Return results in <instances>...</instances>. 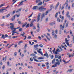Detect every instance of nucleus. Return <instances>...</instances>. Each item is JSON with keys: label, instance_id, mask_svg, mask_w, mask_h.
Instances as JSON below:
<instances>
[{"label": "nucleus", "instance_id": "obj_1", "mask_svg": "<svg viewBox=\"0 0 74 74\" xmlns=\"http://www.w3.org/2000/svg\"><path fill=\"white\" fill-rule=\"evenodd\" d=\"M43 7H45V6L43 7L42 6L41 7H39L38 8V10H39L40 12H43L44 11H45V10H47V9L45 8H43Z\"/></svg>", "mask_w": 74, "mask_h": 74}, {"label": "nucleus", "instance_id": "obj_2", "mask_svg": "<svg viewBox=\"0 0 74 74\" xmlns=\"http://www.w3.org/2000/svg\"><path fill=\"white\" fill-rule=\"evenodd\" d=\"M31 56H34V57H33V58L34 61H36V62H37V60L36 59L37 57L36 56V54H32Z\"/></svg>", "mask_w": 74, "mask_h": 74}, {"label": "nucleus", "instance_id": "obj_3", "mask_svg": "<svg viewBox=\"0 0 74 74\" xmlns=\"http://www.w3.org/2000/svg\"><path fill=\"white\" fill-rule=\"evenodd\" d=\"M64 26H65V24L64 23L63 25L62 26V25H60V27L61 29H62V30H63V29L64 27Z\"/></svg>", "mask_w": 74, "mask_h": 74}, {"label": "nucleus", "instance_id": "obj_4", "mask_svg": "<svg viewBox=\"0 0 74 74\" xmlns=\"http://www.w3.org/2000/svg\"><path fill=\"white\" fill-rule=\"evenodd\" d=\"M41 51V49H39V50H37V52H38L39 53H40V54L41 55H43V53H42V52Z\"/></svg>", "mask_w": 74, "mask_h": 74}, {"label": "nucleus", "instance_id": "obj_5", "mask_svg": "<svg viewBox=\"0 0 74 74\" xmlns=\"http://www.w3.org/2000/svg\"><path fill=\"white\" fill-rule=\"evenodd\" d=\"M43 18H45V13H43L42 14L41 16L40 19V20L41 21L43 19Z\"/></svg>", "mask_w": 74, "mask_h": 74}, {"label": "nucleus", "instance_id": "obj_6", "mask_svg": "<svg viewBox=\"0 0 74 74\" xmlns=\"http://www.w3.org/2000/svg\"><path fill=\"white\" fill-rule=\"evenodd\" d=\"M41 15V13H39L38 15V22L40 21V15Z\"/></svg>", "mask_w": 74, "mask_h": 74}, {"label": "nucleus", "instance_id": "obj_7", "mask_svg": "<svg viewBox=\"0 0 74 74\" xmlns=\"http://www.w3.org/2000/svg\"><path fill=\"white\" fill-rule=\"evenodd\" d=\"M37 29V32H40V24H39V23L38 24Z\"/></svg>", "mask_w": 74, "mask_h": 74}, {"label": "nucleus", "instance_id": "obj_8", "mask_svg": "<svg viewBox=\"0 0 74 74\" xmlns=\"http://www.w3.org/2000/svg\"><path fill=\"white\" fill-rule=\"evenodd\" d=\"M10 27V28L11 30H14V29H15V28L14 27V25H12Z\"/></svg>", "mask_w": 74, "mask_h": 74}, {"label": "nucleus", "instance_id": "obj_9", "mask_svg": "<svg viewBox=\"0 0 74 74\" xmlns=\"http://www.w3.org/2000/svg\"><path fill=\"white\" fill-rule=\"evenodd\" d=\"M69 12L68 11L66 13V16L67 17H68L70 19V15H69Z\"/></svg>", "mask_w": 74, "mask_h": 74}, {"label": "nucleus", "instance_id": "obj_10", "mask_svg": "<svg viewBox=\"0 0 74 74\" xmlns=\"http://www.w3.org/2000/svg\"><path fill=\"white\" fill-rule=\"evenodd\" d=\"M57 64H58V66H59V65H60V62H56V64H55V65L57 67Z\"/></svg>", "mask_w": 74, "mask_h": 74}, {"label": "nucleus", "instance_id": "obj_11", "mask_svg": "<svg viewBox=\"0 0 74 74\" xmlns=\"http://www.w3.org/2000/svg\"><path fill=\"white\" fill-rule=\"evenodd\" d=\"M44 56H46L47 58H49V56H48V53H46L44 54Z\"/></svg>", "mask_w": 74, "mask_h": 74}, {"label": "nucleus", "instance_id": "obj_12", "mask_svg": "<svg viewBox=\"0 0 74 74\" xmlns=\"http://www.w3.org/2000/svg\"><path fill=\"white\" fill-rule=\"evenodd\" d=\"M34 49H35V50H37V45H34Z\"/></svg>", "mask_w": 74, "mask_h": 74}, {"label": "nucleus", "instance_id": "obj_13", "mask_svg": "<svg viewBox=\"0 0 74 74\" xmlns=\"http://www.w3.org/2000/svg\"><path fill=\"white\" fill-rule=\"evenodd\" d=\"M37 6H34L33 7L32 10H37Z\"/></svg>", "mask_w": 74, "mask_h": 74}, {"label": "nucleus", "instance_id": "obj_14", "mask_svg": "<svg viewBox=\"0 0 74 74\" xmlns=\"http://www.w3.org/2000/svg\"><path fill=\"white\" fill-rule=\"evenodd\" d=\"M15 16H13V17L12 18H11V21H14V20H15Z\"/></svg>", "mask_w": 74, "mask_h": 74}, {"label": "nucleus", "instance_id": "obj_15", "mask_svg": "<svg viewBox=\"0 0 74 74\" xmlns=\"http://www.w3.org/2000/svg\"><path fill=\"white\" fill-rule=\"evenodd\" d=\"M59 2H58L56 4V8H55V10H56V8H58V6L59 5Z\"/></svg>", "mask_w": 74, "mask_h": 74}, {"label": "nucleus", "instance_id": "obj_16", "mask_svg": "<svg viewBox=\"0 0 74 74\" xmlns=\"http://www.w3.org/2000/svg\"><path fill=\"white\" fill-rule=\"evenodd\" d=\"M21 10H22V8H21L18 10H17L16 11V13H17V12H19V11H21Z\"/></svg>", "mask_w": 74, "mask_h": 74}, {"label": "nucleus", "instance_id": "obj_17", "mask_svg": "<svg viewBox=\"0 0 74 74\" xmlns=\"http://www.w3.org/2000/svg\"><path fill=\"white\" fill-rule=\"evenodd\" d=\"M24 2V1H21L20 3L18 5H23V3Z\"/></svg>", "mask_w": 74, "mask_h": 74}, {"label": "nucleus", "instance_id": "obj_18", "mask_svg": "<svg viewBox=\"0 0 74 74\" xmlns=\"http://www.w3.org/2000/svg\"><path fill=\"white\" fill-rule=\"evenodd\" d=\"M50 25V26H53V25H55V23H50L49 24Z\"/></svg>", "mask_w": 74, "mask_h": 74}, {"label": "nucleus", "instance_id": "obj_19", "mask_svg": "<svg viewBox=\"0 0 74 74\" xmlns=\"http://www.w3.org/2000/svg\"><path fill=\"white\" fill-rule=\"evenodd\" d=\"M1 38H3V39H4V38H5V37L4 35L3 34L2 36L1 37Z\"/></svg>", "mask_w": 74, "mask_h": 74}, {"label": "nucleus", "instance_id": "obj_20", "mask_svg": "<svg viewBox=\"0 0 74 74\" xmlns=\"http://www.w3.org/2000/svg\"><path fill=\"white\" fill-rule=\"evenodd\" d=\"M42 4V2H39L38 4V5H41Z\"/></svg>", "mask_w": 74, "mask_h": 74}, {"label": "nucleus", "instance_id": "obj_21", "mask_svg": "<svg viewBox=\"0 0 74 74\" xmlns=\"http://www.w3.org/2000/svg\"><path fill=\"white\" fill-rule=\"evenodd\" d=\"M73 69H71L70 70L68 69V71H67V72H68L69 71V72H71L72 71H73Z\"/></svg>", "mask_w": 74, "mask_h": 74}, {"label": "nucleus", "instance_id": "obj_22", "mask_svg": "<svg viewBox=\"0 0 74 74\" xmlns=\"http://www.w3.org/2000/svg\"><path fill=\"white\" fill-rule=\"evenodd\" d=\"M4 59H5V61H6V60H7V56H5L4 58H3V60H4Z\"/></svg>", "mask_w": 74, "mask_h": 74}, {"label": "nucleus", "instance_id": "obj_23", "mask_svg": "<svg viewBox=\"0 0 74 74\" xmlns=\"http://www.w3.org/2000/svg\"><path fill=\"white\" fill-rule=\"evenodd\" d=\"M27 25V23H25L23 25L22 27H23L26 26Z\"/></svg>", "mask_w": 74, "mask_h": 74}, {"label": "nucleus", "instance_id": "obj_24", "mask_svg": "<svg viewBox=\"0 0 74 74\" xmlns=\"http://www.w3.org/2000/svg\"><path fill=\"white\" fill-rule=\"evenodd\" d=\"M55 62V58H54L52 61V64H53Z\"/></svg>", "mask_w": 74, "mask_h": 74}, {"label": "nucleus", "instance_id": "obj_25", "mask_svg": "<svg viewBox=\"0 0 74 74\" xmlns=\"http://www.w3.org/2000/svg\"><path fill=\"white\" fill-rule=\"evenodd\" d=\"M36 19H33L32 20V21L31 22L33 23V22H36Z\"/></svg>", "mask_w": 74, "mask_h": 74}, {"label": "nucleus", "instance_id": "obj_26", "mask_svg": "<svg viewBox=\"0 0 74 74\" xmlns=\"http://www.w3.org/2000/svg\"><path fill=\"white\" fill-rule=\"evenodd\" d=\"M44 59V58L40 57L38 58V59Z\"/></svg>", "mask_w": 74, "mask_h": 74}, {"label": "nucleus", "instance_id": "obj_27", "mask_svg": "<svg viewBox=\"0 0 74 74\" xmlns=\"http://www.w3.org/2000/svg\"><path fill=\"white\" fill-rule=\"evenodd\" d=\"M33 23H32L31 22V24H30V27H32V26H33L34 25L33 24Z\"/></svg>", "mask_w": 74, "mask_h": 74}, {"label": "nucleus", "instance_id": "obj_28", "mask_svg": "<svg viewBox=\"0 0 74 74\" xmlns=\"http://www.w3.org/2000/svg\"><path fill=\"white\" fill-rule=\"evenodd\" d=\"M23 42L22 41H20L19 42H18V45H21V43H23Z\"/></svg>", "mask_w": 74, "mask_h": 74}, {"label": "nucleus", "instance_id": "obj_29", "mask_svg": "<svg viewBox=\"0 0 74 74\" xmlns=\"http://www.w3.org/2000/svg\"><path fill=\"white\" fill-rule=\"evenodd\" d=\"M3 12H4V11H3V8H2L0 10V12L2 13Z\"/></svg>", "mask_w": 74, "mask_h": 74}, {"label": "nucleus", "instance_id": "obj_30", "mask_svg": "<svg viewBox=\"0 0 74 74\" xmlns=\"http://www.w3.org/2000/svg\"><path fill=\"white\" fill-rule=\"evenodd\" d=\"M10 16V14H9L6 16V18H8V17H9Z\"/></svg>", "mask_w": 74, "mask_h": 74}, {"label": "nucleus", "instance_id": "obj_31", "mask_svg": "<svg viewBox=\"0 0 74 74\" xmlns=\"http://www.w3.org/2000/svg\"><path fill=\"white\" fill-rule=\"evenodd\" d=\"M58 13L57 12L56 14H55V17L56 18H57V17H58Z\"/></svg>", "mask_w": 74, "mask_h": 74}, {"label": "nucleus", "instance_id": "obj_32", "mask_svg": "<svg viewBox=\"0 0 74 74\" xmlns=\"http://www.w3.org/2000/svg\"><path fill=\"white\" fill-rule=\"evenodd\" d=\"M29 23H28L27 24V25L26 27V28H27V27H29Z\"/></svg>", "mask_w": 74, "mask_h": 74}, {"label": "nucleus", "instance_id": "obj_33", "mask_svg": "<svg viewBox=\"0 0 74 74\" xmlns=\"http://www.w3.org/2000/svg\"><path fill=\"white\" fill-rule=\"evenodd\" d=\"M15 31H16V29H14V30L12 31V33H14V32H15Z\"/></svg>", "mask_w": 74, "mask_h": 74}, {"label": "nucleus", "instance_id": "obj_34", "mask_svg": "<svg viewBox=\"0 0 74 74\" xmlns=\"http://www.w3.org/2000/svg\"><path fill=\"white\" fill-rule=\"evenodd\" d=\"M52 34L53 36H55V33H54V32H52Z\"/></svg>", "mask_w": 74, "mask_h": 74}, {"label": "nucleus", "instance_id": "obj_35", "mask_svg": "<svg viewBox=\"0 0 74 74\" xmlns=\"http://www.w3.org/2000/svg\"><path fill=\"white\" fill-rule=\"evenodd\" d=\"M16 55H17V53L16 52H15L14 53V56H16Z\"/></svg>", "mask_w": 74, "mask_h": 74}, {"label": "nucleus", "instance_id": "obj_36", "mask_svg": "<svg viewBox=\"0 0 74 74\" xmlns=\"http://www.w3.org/2000/svg\"><path fill=\"white\" fill-rule=\"evenodd\" d=\"M46 37L47 38V40H49V41H50V39L49 38H48L47 36H46Z\"/></svg>", "mask_w": 74, "mask_h": 74}, {"label": "nucleus", "instance_id": "obj_37", "mask_svg": "<svg viewBox=\"0 0 74 74\" xmlns=\"http://www.w3.org/2000/svg\"><path fill=\"white\" fill-rule=\"evenodd\" d=\"M33 13H32V14L28 17V18H30V17H32V15H33Z\"/></svg>", "mask_w": 74, "mask_h": 74}, {"label": "nucleus", "instance_id": "obj_38", "mask_svg": "<svg viewBox=\"0 0 74 74\" xmlns=\"http://www.w3.org/2000/svg\"><path fill=\"white\" fill-rule=\"evenodd\" d=\"M66 44L68 46H69L70 44H69V42H66Z\"/></svg>", "mask_w": 74, "mask_h": 74}, {"label": "nucleus", "instance_id": "obj_39", "mask_svg": "<svg viewBox=\"0 0 74 74\" xmlns=\"http://www.w3.org/2000/svg\"><path fill=\"white\" fill-rule=\"evenodd\" d=\"M23 29L22 28H20L19 29V32H21V31H22Z\"/></svg>", "mask_w": 74, "mask_h": 74}, {"label": "nucleus", "instance_id": "obj_40", "mask_svg": "<svg viewBox=\"0 0 74 74\" xmlns=\"http://www.w3.org/2000/svg\"><path fill=\"white\" fill-rule=\"evenodd\" d=\"M18 23H19V24H21L22 23V21H19L18 22Z\"/></svg>", "mask_w": 74, "mask_h": 74}, {"label": "nucleus", "instance_id": "obj_41", "mask_svg": "<svg viewBox=\"0 0 74 74\" xmlns=\"http://www.w3.org/2000/svg\"><path fill=\"white\" fill-rule=\"evenodd\" d=\"M38 38H39V40H41V37L40 36H38Z\"/></svg>", "mask_w": 74, "mask_h": 74}, {"label": "nucleus", "instance_id": "obj_42", "mask_svg": "<svg viewBox=\"0 0 74 74\" xmlns=\"http://www.w3.org/2000/svg\"><path fill=\"white\" fill-rule=\"evenodd\" d=\"M14 25V23H10V25Z\"/></svg>", "mask_w": 74, "mask_h": 74}, {"label": "nucleus", "instance_id": "obj_43", "mask_svg": "<svg viewBox=\"0 0 74 74\" xmlns=\"http://www.w3.org/2000/svg\"><path fill=\"white\" fill-rule=\"evenodd\" d=\"M55 58H58V56L57 55H55Z\"/></svg>", "mask_w": 74, "mask_h": 74}, {"label": "nucleus", "instance_id": "obj_44", "mask_svg": "<svg viewBox=\"0 0 74 74\" xmlns=\"http://www.w3.org/2000/svg\"><path fill=\"white\" fill-rule=\"evenodd\" d=\"M14 45V44H12V45H10V46H9L8 47V48H10L11 47V46H12V45Z\"/></svg>", "mask_w": 74, "mask_h": 74}, {"label": "nucleus", "instance_id": "obj_45", "mask_svg": "<svg viewBox=\"0 0 74 74\" xmlns=\"http://www.w3.org/2000/svg\"><path fill=\"white\" fill-rule=\"evenodd\" d=\"M61 29H60V30L59 31V32H60L59 34H61V33H62V31L61 30Z\"/></svg>", "mask_w": 74, "mask_h": 74}, {"label": "nucleus", "instance_id": "obj_46", "mask_svg": "<svg viewBox=\"0 0 74 74\" xmlns=\"http://www.w3.org/2000/svg\"><path fill=\"white\" fill-rule=\"evenodd\" d=\"M34 27H33V29H34V30H35L36 29V27L35 26H33Z\"/></svg>", "mask_w": 74, "mask_h": 74}, {"label": "nucleus", "instance_id": "obj_47", "mask_svg": "<svg viewBox=\"0 0 74 74\" xmlns=\"http://www.w3.org/2000/svg\"><path fill=\"white\" fill-rule=\"evenodd\" d=\"M27 44H25V45L24 46V48H26V47H27Z\"/></svg>", "mask_w": 74, "mask_h": 74}, {"label": "nucleus", "instance_id": "obj_48", "mask_svg": "<svg viewBox=\"0 0 74 74\" xmlns=\"http://www.w3.org/2000/svg\"><path fill=\"white\" fill-rule=\"evenodd\" d=\"M62 15L64 14V10H63L62 12Z\"/></svg>", "mask_w": 74, "mask_h": 74}, {"label": "nucleus", "instance_id": "obj_49", "mask_svg": "<svg viewBox=\"0 0 74 74\" xmlns=\"http://www.w3.org/2000/svg\"><path fill=\"white\" fill-rule=\"evenodd\" d=\"M39 46L40 47H43V45L42 44H40L39 45Z\"/></svg>", "mask_w": 74, "mask_h": 74}, {"label": "nucleus", "instance_id": "obj_50", "mask_svg": "<svg viewBox=\"0 0 74 74\" xmlns=\"http://www.w3.org/2000/svg\"><path fill=\"white\" fill-rule=\"evenodd\" d=\"M30 60L32 62L33 61V59L32 58H30Z\"/></svg>", "mask_w": 74, "mask_h": 74}, {"label": "nucleus", "instance_id": "obj_51", "mask_svg": "<svg viewBox=\"0 0 74 74\" xmlns=\"http://www.w3.org/2000/svg\"><path fill=\"white\" fill-rule=\"evenodd\" d=\"M51 59H53V55H52V56L51 55Z\"/></svg>", "mask_w": 74, "mask_h": 74}, {"label": "nucleus", "instance_id": "obj_52", "mask_svg": "<svg viewBox=\"0 0 74 74\" xmlns=\"http://www.w3.org/2000/svg\"><path fill=\"white\" fill-rule=\"evenodd\" d=\"M65 42H68L67 41V38H66L65 39Z\"/></svg>", "mask_w": 74, "mask_h": 74}, {"label": "nucleus", "instance_id": "obj_53", "mask_svg": "<svg viewBox=\"0 0 74 74\" xmlns=\"http://www.w3.org/2000/svg\"><path fill=\"white\" fill-rule=\"evenodd\" d=\"M47 69H49V66L48 65H47Z\"/></svg>", "mask_w": 74, "mask_h": 74}, {"label": "nucleus", "instance_id": "obj_54", "mask_svg": "<svg viewBox=\"0 0 74 74\" xmlns=\"http://www.w3.org/2000/svg\"><path fill=\"white\" fill-rule=\"evenodd\" d=\"M25 34V32H23V34H21V35L22 36H24V34Z\"/></svg>", "mask_w": 74, "mask_h": 74}, {"label": "nucleus", "instance_id": "obj_55", "mask_svg": "<svg viewBox=\"0 0 74 74\" xmlns=\"http://www.w3.org/2000/svg\"><path fill=\"white\" fill-rule=\"evenodd\" d=\"M58 59H60L62 58V57H61V56H59L58 57Z\"/></svg>", "mask_w": 74, "mask_h": 74}, {"label": "nucleus", "instance_id": "obj_56", "mask_svg": "<svg viewBox=\"0 0 74 74\" xmlns=\"http://www.w3.org/2000/svg\"><path fill=\"white\" fill-rule=\"evenodd\" d=\"M59 48H57L56 50V51H57V52H59Z\"/></svg>", "mask_w": 74, "mask_h": 74}, {"label": "nucleus", "instance_id": "obj_57", "mask_svg": "<svg viewBox=\"0 0 74 74\" xmlns=\"http://www.w3.org/2000/svg\"><path fill=\"white\" fill-rule=\"evenodd\" d=\"M57 21L58 22H60V19H59V18H57Z\"/></svg>", "mask_w": 74, "mask_h": 74}, {"label": "nucleus", "instance_id": "obj_58", "mask_svg": "<svg viewBox=\"0 0 74 74\" xmlns=\"http://www.w3.org/2000/svg\"><path fill=\"white\" fill-rule=\"evenodd\" d=\"M5 68V65L3 66L2 67V69H3V70H4Z\"/></svg>", "mask_w": 74, "mask_h": 74}, {"label": "nucleus", "instance_id": "obj_59", "mask_svg": "<svg viewBox=\"0 0 74 74\" xmlns=\"http://www.w3.org/2000/svg\"><path fill=\"white\" fill-rule=\"evenodd\" d=\"M58 52L57 51H56L54 53H55V54H56V55H58Z\"/></svg>", "mask_w": 74, "mask_h": 74}, {"label": "nucleus", "instance_id": "obj_60", "mask_svg": "<svg viewBox=\"0 0 74 74\" xmlns=\"http://www.w3.org/2000/svg\"><path fill=\"white\" fill-rule=\"evenodd\" d=\"M48 12H47V11H46L45 12L46 13L45 15H47Z\"/></svg>", "mask_w": 74, "mask_h": 74}, {"label": "nucleus", "instance_id": "obj_61", "mask_svg": "<svg viewBox=\"0 0 74 74\" xmlns=\"http://www.w3.org/2000/svg\"><path fill=\"white\" fill-rule=\"evenodd\" d=\"M9 65H10V62H7V65L8 66Z\"/></svg>", "mask_w": 74, "mask_h": 74}, {"label": "nucleus", "instance_id": "obj_62", "mask_svg": "<svg viewBox=\"0 0 74 74\" xmlns=\"http://www.w3.org/2000/svg\"><path fill=\"white\" fill-rule=\"evenodd\" d=\"M4 6V4H2L1 5H0V8L1 7H3Z\"/></svg>", "mask_w": 74, "mask_h": 74}, {"label": "nucleus", "instance_id": "obj_63", "mask_svg": "<svg viewBox=\"0 0 74 74\" xmlns=\"http://www.w3.org/2000/svg\"><path fill=\"white\" fill-rule=\"evenodd\" d=\"M55 33L56 34H57L58 33V30H55Z\"/></svg>", "mask_w": 74, "mask_h": 74}, {"label": "nucleus", "instance_id": "obj_64", "mask_svg": "<svg viewBox=\"0 0 74 74\" xmlns=\"http://www.w3.org/2000/svg\"><path fill=\"white\" fill-rule=\"evenodd\" d=\"M74 7V3H73L72 5V7Z\"/></svg>", "mask_w": 74, "mask_h": 74}]
</instances>
